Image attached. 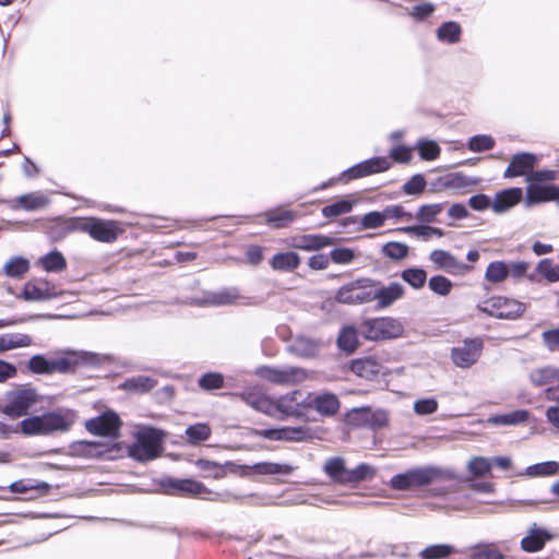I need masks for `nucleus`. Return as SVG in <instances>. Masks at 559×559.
<instances>
[{"mask_svg":"<svg viewBox=\"0 0 559 559\" xmlns=\"http://www.w3.org/2000/svg\"><path fill=\"white\" fill-rule=\"evenodd\" d=\"M98 364H100V358L93 352L64 350L52 357L37 354V374L69 373L75 371L79 366H96Z\"/></svg>","mask_w":559,"mask_h":559,"instance_id":"obj_1","label":"nucleus"},{"mask_svg":"<svg viewBox=\"0 0 559 559\" xmlns=\"http://www.w3.org/2000/svg\"><path fill=\"white\" fill-rule=\"evenodd\" d=\"M165 432L158 428L145 426L140 428L135 435V441L130 445L119 443L122 450L119 456L126 453L136 462L145 463L157 459L163 452Z\"/></svg>","mask_w":559,"mask_h":559,"instance_id":"obj_2","label":"nucleus"},{"mask_svg":"<svg viewBox=\"0 0 559 559\" xmlns=\"http://www.w3.org/2000/svg\"><path fill=\"white\" fill-rule=\"evenodd\" d=\"M453 472L435 465L417 466L391 477L388 485L396 491L414 490L433 484L439 479H451Z\"/></svg>","mask_w":559,"mask_h":559,"instance_id":"obj_3","label":"nucleus"},{"mask_svg":"<svg viewBox=\"0 0 559 559\" xmlns=\"http://www.w3.org/2000/svg\"><path fill=\"white\" fill-rule=\"evenodd\" d=\"M160 486L168 495H179L183 497H201L202 499L219 502H233L239 498L231 492H213L204 484L190 478L167 477L160 481Z\"/></svg>","mask_w":559,"mask_h":559,"instance_id":"obj_4","label":"nucleus"},{"mask_svg":"<svg viewBox=\"0 0 559 559\" xmlns=\"http://www.w3.org/2000/svg\"><path fill=\"white\" fill-rule=\"evenodd\" d=\"M403 332V324L390 317L366 319L359 325L360 335L368 341L397 338Z\"/></svg>","mask_w":559,"mask_h":559,"instance_id":"obj_5","label":"nucleus"},{"mask_svg":"<svg viewBox=\"0 0 559 559\" xmlns=\"http://www.w3.org/2000/svg\"><path fill=\"white\" fill-rule=\"evenodd\" d=\"M373 280L368 277L357 278L342 285L334 295L337 304L358 306L373 301Z\"/></svg>","mask_w":559,"mask_h":559,"instance_id":"obj_6","label":"nucleus"},{"mask_svg":"<svg viewBox=\"0 0 559 559\" xmlns=\"http://www.w3.org/2000/svg\"><path fill=\"white\" fill-rule=\"evenodd\" d=\"M122 450L119 442L103 443L97 441L81 440L72 442L69 445V454L76 457L85 459H106L115 460L119 457Z\"/></svg>","mask_w":559,"mask_h":559,"instance_id":"obj_7","label":"nucleus"},{"mask_svg":"<svg viewBox=\"0 0 559 559\" xmlns=\"http://www.w3.org/2000/svg\"><path fill=\"white\" fill-rule=\"evenodd\" d=\"M5 405H0V412L10 418H20L28 414L35 404V388L16 389L5 392Z\"/></svg>","mask_w":559,"mask_h":559,"instance_id":"obj_8","label":"nucleus"},{"mask_svg":"<svg viewBox=\"0 0 559 559\" xmlns=\"http://www.w3.org/2000/svg\"><path fill=\"white\" fill-rule=\"evenodd\" d=\"M255 374L260 379L281 385L297 384L305 381L308 377L304 368L294 366L278 368L264 365L255 369Z\"/></svg>","mask_w":559,"mask_h":559,"instance_id":"obj_9","label":"nucleus"},{"mask_svg":"<svg viewBox=\"0 0 559 559\" xmlns=\"http://www.w3.org/2000/svg\"><path fill=\"white\" fill-rule=\"evenodd\" d=\"M480 309L483 312L497 319L514 320L523 314L526 306L512 298L495 296L485 300Z\"/></svg>","mask_w":559,"mask_h":559,"instance_id":"obj_10","label":"nucleus"},{"mask_svg":"<svg viewBox=\"0 0 559 559\" xmlns=\"http://www.w3.org/2000/svg\"><path fill=\"white\" fill-rule=\"evenodd\" d=\"M391 166L392 164L386 156H373L343 170L340 174V180L349 182L355 179L381 174L388 171Z\"/></svg>","mask_w":559,"mask_h":559,"instance_id":"obj_11","label":"nucleus"},{"mask_svg":"<svg viewBox=\"0 0 559 559\" xmlns=\"http://www.w3.org/2000/svg\"><path fill=\"white\" fill-rule=\"evenodd\" d=\"M307 393L294 390L275 399V411L281 413V418H304L307 414Z\"/></svg>","mask_w":559,"mask_h":559,"instance_id":"obj_12","label":"nucleus"},{"mask_svg":"<svg viewBox=\"0 0 559 559\" xmlns=\"http://www.w3.org/2000/svg\"><path fill=\"white\" fill-rule=\"evenodd\" d=\"M79 231L87 233L93 239L112 242L118 237V225L114 221L100 218H80Z\"/></svg>","mask_w":559,"mask_h":559,"instance_id":"obj_13","label":"nucleus"},{"mask_svg":"<svg viewBox=\"0 0 559 559\" xmlns=\"http://www.w3.org/2000/svg\"><path fill=\"white\" fill-rule=\"evenodd\" d=\"M483 347L480 338H465L460 346L451 349V359L459 368H469L480 357Z\"/></svg>","mask_w":559,"mask_h":559,"instance_id":"obj_14","label":"nucleus"},{"mask_svg":"<svg viewBox=\"0 0 559 559\" xmlns=\"http://www.w3.org/2000/svg\"><path fill=\"white\" fill-rule=\"evenodd\" d=\"M121 420L112 411H106L97 417L86 420V430L95 436L116 438L119 436Z\"/></svg>","mask_w":559,"mask_h":559,"instance_id":"obj_15","label":"nucleus"},{"mask_svg":"<svg viewBox=\"0 0 559 559\" xmlns=\"http://www.w3.org/2000/svg\"><path fill=\"white\" fill-rule=\"evenodd\" d=\"M73 425V419L69 413L47 412L40 416L37 415V435H49L52 432L68 431Z\"/></svg>","mask_w":559,"mask_h":559,"instance_id":"obj_16","label":"nucleus"},{"mask_svg":"<svg viewBox=\"0 0 559 559\" xmlns=\"http://www.w3.org/2000/svg\"><path fill=\"white\" fill-rule=\"evenodd\" d=\"M80 218L71 217L63 219L56 217L49 222L37 219V229L44 230L50 239L60 240L70 233L79 231Z\"/></svg>","mask_w":559,"mask_h":559,"instance_id":"obj_17","label":"nucleus"},{"mask_svg":"<svg viewBox=\"0 0 559 559\" xmlns=\"http://www.w3.org/2000/svg\"><path fill=\"white\" fill-rule=\"evenodd\" d=\"M307 411L312 408L323 417L334 416L341 407L338 397L331 392H307Z\"/></svg>","mask_w":559,"mask_h":559,"instance_id":"obj_18","label":"nucleus"},{"mask_svg":"<svg viewBox=\"0 0 559 559\" xmlns=\"http://www.w3.org/2000/svg\"><path fill=\"white\" fill-rule=\"evenodd\" d=\"M293 466L285 463L259 462L253 465H237L235 469L241 476L258 475H290Z\"/></svg>","mask_w":559,"mask_h":559,"instance_id":"obj_19","label":"nucleus"},{"mask_svg":"<svg viewBox=\"0 0 559 559\" xmlns=\"http://www.w3.org/2000/svg\"><path fill=\"white\" fill-rule=\"evenodd\" d=\"M403 295L404 287L400 283L392 282L388 286H384L380 282L373 280L372 296L373 300H377V309L390 307Z\"/></svg>","mask_w":559,"mask_h":559,"instance_id":"obj_20","label":"nucleus"},{"mask_svg":"<svg viewBox=\"0 0 559 559\" xmlns=\"http://www.w3.org/2000/svg\"><path fill=\"white\" fill-rule=\"evenodd\" d=\"M537 160V156L533 153H516L512 156L503 176L504 178L526 177L534 169Z\"/></svg>","mask_w":559,"mask_h":559,"instance_id":"obj_21","label":"nucleus"},{"mask_svg":"<svg viewBox=\"0 0 559 559\" xmlns=\"http://www.w3.org/2000/svg\"><path fill=\"white\" fill-rule=\"evenodd\" d=\"M429 259L437 269L443 270L450 274H463L471 270L468 264L457 261L449 251L442 249L432 250L429 254Z\"/></svg>","mask_w":559,"mask_h":559,"instance_id":"obj_22","label":"nucleus"},{"mask_svg":"<svg viewBox=\"0 0 559 559\" xmlns=\"http://www.w3.org/2000/svg\"><path fill=\"white\" fill-rule=\"evenodd\" d=\"M551 539L552 534L547 528L533 523L527 531V535L521 540V548L526 552H537Z\"/></svg>","mask_w":559,"mask_h":559,"instance_id":"obj_23","label":"nucleus"},{"mask_svg":"<svg viewBox=\"0 0 559 559\" xmlns=\"http://www.w3.org/2000/svg\"><path fill=\"white\" fill-rule=\"evenodd\" d=\"M522 200L524 201L522 188H507L496 193L491 209L495 213L502 214L511 210Z\"/></svg>","mask_w":559,"mask_h":559,"instance_id":"obj_24","label":"nucleus"},{"mask_svg":"<svg viewBox=\"0 0 559 559\" xmlns=\"http://www.w3.org/2000/svg\"><path fill=\"white\" fill-rule=\"evenodd\" d=\"M557 190V185L527 183L524 197L525 207L530 209L540 203L552 202L554 192Z\"/></svg>","mask_w":559,"mask_h":559,"instance_id":"obj_25","label":"nucleus"},{"mask_svg":"<svg viewBox=\"0 0 559 559\" xmlns=\"http://www.w3.org/2000/svg\"><path fill=\"white\" fill-rule=\"evenodd\" d=\"M335 238L325 235H301L293 237L290 246L295 249L314 251L334 245Z\"/></svg>","mask_w":559,"mask_h":559,"instance_id":"obj_26","label":"nucleus"},{"mask_svg":"<svg viewBox=\"0 0 559 559\" xmlns=\"http://www.w3.org/2000/svg\"><path fill=\"white\" fill-rule=\"evenodd\" d=\"M288 350L300 358H313L320 352V342L313 338L299 335L288 346Z\"/></svg>","mask_w":559,"mask_h":559,"instance_id":"obj_27","label":"nucleus"},{"mask_svg":"<svg viewBox=\"0 0 559 559\" xmlns=\"http://www.w3.org/2000/svg\"><path fill=\"white\" fill-rule=\"evenodd\" d=\"M265 223L272 228L281 229L287 227L297 217V213L284 206L267 210L264 214Z\"/></svg>","mask_w":559,"mask_h":559,"instance_id":"obj_28","label":"nucleus"},{"mask_svg":"<svg viewBox=\"0 0 559 559\" xmlns=\"http://www.w3.org/2000/svg\"><path fill=\"white\" fill-rule=\"evenodd\" d=\"M239 298L238 290L236 288H224L219 292L209 293L202 300H197V305H210V306H228L233 305Z\"/></svg>","mask_w":559,"mask_h":559,"instance_id":"obj_29","label":"nucleus"},{"mask_svg":"<svg viewBox=\"0 0 559 559\" xmlns=\"http://www.w3.org/2000/svg\"><path fill=\"white\" fill-rule=\"evenodd\" d=\"M156 384V379L140 374L127 378L119 388L130 393L143 394L150 392Z\"/></svg>","mask_w":559,"mask_h":559,"instance_id":"obj_30","label":"nucleus"},{"mask_svg":"<svg viewBox=\"0 0 559 559\" xmlns=\"http://www.w3.org/2000/svg\"><path fill=\"white\" fill-rule=\"evenodd\" d=\"M359 328L356 329L354 325H345L340 330L337 335L336 344L343 352L352 354L358 347Z\"/></svg>","mask_w":559,"mask_h":559,"instance_id":"obj_31","label":"nucleus"},{"mask_svg":"<svg viewBox=\"0 0 559 559\" xmlns=\"http://www.w3.org/2000/svg\"><path fill=\"white\" fill-rule=\"evenodd\" d=\"M300 264V257L294 251L275 253L271 260V266L276 271L292 272Z\"/></svg>","mask_w":559,"mask_h":559,"instance_id":"obj_32","label":"nucleus"},{"mask_svg":"<svg viewBox=\"0 0 559 559\" xmlns=\"http://www.w3.org/2000/svg\"><path fill=\"white\" fill-rule=\"evenodd\" d=\"M530 417V412L526 409H515L507 414H499L491 416L488 421L497 426H514L525 423Z\"/></svg>","mask_w":559,"mask_h":559,"instance_id":"obj_33","label":"nucleus"},{"mask_svg":"<svg viewBox=\"0 0 559 559\" xmlns=\"http://www.w3.org/2000/svg\"><path fill=\"white\" fill-rule=\"evenodd\" d=\"M469 559H506L499 548L491 543H479L471 547Z\"/></svg>","mask_w":559,"mask_h":559,"instance_id":"obj_34","label":"nucleus"},{"mask_svg":"<svg viewBox=\"0 0 559 559\" xmlns=\"http://www.w3.org/2000/svg\"><path fill=\"white\" fill-rule=\"evenodd\" d=\"M37 263H39L45 271L51 273L61 272L67 267V261L63 254L56 249L40 257Z\"/></svg>","mask_w":559,"mask_h":559,"instance_id":"obj_35","label":"nucleus"},{"mask_svg":"<svg viewBox=\"0 0 559 559\" xmlns=\"http://www.w3.org/2000/svg\"><path fill=\"white\" fill-rule=\"evenodd\" d=\"M457 550L450 544L429 545L419 551L420 559H445L456 554Z\"/></svg>","mask_w":559,"mask_h":559,"instance_id":"obj_36","label":"nucleus"},{"mask_svg":"<svg viewBox=\"0 0 559 559\" xmlns=\"http://www.w3.org/2000/svg\"><path fill=\"white\" fill-rule=\"evenodd\" d=\"M462 34L461 25L455 21L442 23L437 29L438 40L447 44H456Z\"/></svg>","mask_w":559,"mask_h":559,"instance_id":"obj_37","label":"nucleus"},{"mask_svg":"<svg viewBox=\"0 0 559 559\" xmlns=\"http://www.w3.org/2000/svg\"><path fill=\"white\" fill-rule=\"evenodd\" d=\"M324 472L335 483L345 485L347 468L342 457H332L324 464Z\"/></svg>","mask_w":559,"mask_h":559,"instance_id":"obj_38","label":"nucleus"},{"mask_svg":"<svg viewBox=\"0 0 559 559\" xmlns=\"http://www.w3.org/2000/svg\"><path fill=\"white\" fill-rule=\"evenodd\" d=\"M355 202L348 198H342L322 207L321 213L325 218H334L353 210Z\"/></svg>","mask_w":559,"mask_h":559,"instance_id":"obj_39","label":"nucleus"},{"mask_svg":"<svg viewBox=\"0 0 559 559\" xmlns=\"http://www.w3.org/2000/svg\"><path fill=\"white\" fill-rule=\"evenodd\" d=\"M350 370L358 377L371 380L378 374V365L370 358L355 359L350 362Z\"/></svg>","mask_w":559,"mask_h":559,"instance_id":"obj_40","label":"nucleus"},{"mask_svg":"<svg viewBox=\"0 0 559 559\" xmlns=\"http://www.w3.org/2000/svg\"><path fill=\"white\" fill-rule=\"evenodd\" d=\"M559 471V463L556 461H546L542 463H536L530 465L525 468L524 473L521 475H525L527 477H542V476H551L557 474Z\"/></svg>","mask_w":559,"mask_h":559,"instance_id":"obj_41","label":"nucleus"},{"mask_svg":"<svg viewBox=\"0 0 559 559\" xmlns=\"http://www.w3.org/2000/svg\"><path fill=\"white\" fill-rule=\"evenodd\" d=\"M313 436L312 429L306 426L282 427L281 441L302 442Z\"/></svg>","mask_w":559,"mask_h":559,"instance_id":"obj_42","label":"nucleus"},{"mask_svg":"<svg viewBox=\"0 0 559 559\" xmlns=\"http://www.w3.org/2000/svg\"><path fill=\"white\" fill-rule=\"evenodd\" d=\"M443 177L447 190L463 189L479 182V179L467 177L463 173H448Z\"/></svg>","mask_w":559,"mask_h":559,"instance_id":"obj_43","label":"nucleus"},{"mask_svg":"<svg viewBox=\"0 0 559 559\" xmlns=\"http://www.w3.org/2000/svg\"><path fill=\"white\" fill-rule=\"evenodd\" d=\"M31 264L26 258L14 257L10 259L3 266V272L12 278H21L29 270Z\"/></svg>","mask_w":559,"mask_h":559,"instance_id":"obj_44","label":"nucleus"},{"mask_svg":"<svg viewBox=\"0 0 559 559\" xmlns=\"http://www.w3.org/2000/svg\"><path fill=\"white\" fill-rule=\"evenodd\" d=\"M381 253L391 261L404 260L409 253V247L404 242L389 241L381 247Z\"/></svg>","mask_w":559,"mask_h":559,"instance_id":"obj_45","label":"nucleus"},{"mask_svg":"<svg viewBox=\"0 0 559 559\" xmlns=\"http://www.w3.org/2000/svg\"><path fill=\"white\" fill-rule=\"evenodd\" d=\"M376 475V468L367 463H360L353 469H347L346 484H357L371 479Z\"/></svg>","mask_w":559,"mask_h":559,"instance_id":"obj_46","label":"nucleus"},{"mask_svg":"<svg viewBox=\"0 0 559 559\" xmlns=\"http://www.w3.org/2000/svg\"><path fill=\"white\" fill-rule=\"evenodd\" d=\"M508 276V263L504 261L490 262L485 272V280L493 284L503 282Z\"/></svg>","mask_w":559,"mask_h":559,"instance_id":"obj_47","label":"nucleus"},{"mask_svg":"<svg viewBox=\"0 0 559 559\" xmlns=\"http://www.w3.org/2000/svg\"><path fill=\"white\" fill-rule=\"evenodd\" d=\"M401 277L413 288L419 289L427 281V273L421 267H408L402 271Z\"/></svg>","mask_w":559,"mask_h":559,"instance_id":"obj_48","label":"nucleus"},{"mask_svg":"<svg viewBox=\"0 0 559 559\" xmlns=\"http://www.w3.org/2000/svg\"><path fill=\"white\" fill-rule=\"evenodd\" d=\"M397 230L416 237H421L425 240H428L432 235H436L438 237H442L444 235L442 229L428 225L404 226L399 228Z\"/></svg>","mask_w":559,"mask_h":559,"instance_id":"obj_49","label":"nucleus"},{"mask_svg":"<svg viewBox=\"0 0 559 559\" xmlns=\"http://www.w3.org/2000/svg\"><path fill=\"white\" fill-rule=\"evenodd\" d=\"M186 436L188 441L192 444L206 441L211 436V428L207 424H195L190 425L186 429Z\"/></svg>","mask_w":559,"mask_h":559,"instance_id":"obj_50","label":"nucleus"},{"mask_svg":"<svg viewBox=\"0 0 559 559\" xmlns=\"http://www.w3.org/2000/svg\"><path fill=\"white\" fill-rule=\"evenodd\" d=\"M535 272L545 277L549 283L559 281V265L554 264L550 259H542L537 263Z\"/></svg>","mask_w":559,"mask_h":559,"instance_id":"obj_51","label":"nucleus"},{"mask_svg":"<svg viewBox=\"0 0 559 559\" xmlns=\"http://www.w3.org/2000/svg\"><path fill=\"white\" fill-rule=\"evenodd\" d=\"M418 154L424 160H435L440 155V146L432 140H419L416 144Z\"/></svg>","mask_w":559,"mask_h":559,"instance_id":"obj_52","label":"nucleus"},{"mask_svg":"<svg viewBox=\"0 0 559 559\" xmlns=\"http://www.w3.org/2000/svg\"><path fill=\"white\" fill-rule=\"evenodd\" d=\"M496 142L491 135L477 134L468 140L467 148L475 153H481L493 148Z\"/></svg>","mask_w":559,"mask_h":559,"instance_id":"obj_53","label":"nucleus"},{"mask_svg":"<svg viewBox=\"0 0 559 559\" xmlns=\"http://www.w3.org/2000/svg\"><path fill=\"white\" fill-rule=\"evenodd\" d=\"M427 181L423 174L413 175L402 187V191L407 195H419L425 191Z\"/></svg>","mask_w":559,"mask_h":559,"instance_id":"obj_54","label":"nucleus"},{"mask_svg":"<svg viewBox=\"0 0 559 559\" xmlns=\"http://www.w3.org/2000/svg\"><path fill=\"white\" fill-rule=\"evenodd\" d=\"M198 384L205 391L217 390L224 385V376L221 372H205L199 378Z\"/></svg>","mask_w":559,"mask_h":559,"instance_id":"obj_55","label":"nucleus"},{"mask_svg":"<svg viewBox=\"0 0 559 559\" xmlns=\"http://www.w3.org/2000/svg\"><path fill=\"white\" fill-rule=\"evenodd\" d=\"M557 376V370L551 367H545L540 369L533 370L530 373L531 382L536 386L546 385L551 383Z\"/></svg>","mask_w":559,"mask_h":559,"instance_id":"obj_56","label":"nucleus"},{"mask_svg":"<svg viewBox=\"0 0 559 559\" xmlns=\"http://www.w3.org/2000/svg\"><path fill=\"white\" fill-rule=\"evenodd\" d=\"M63 295L55 284L48 283L46 280L37 278V301L49 300Z\"/></svg>","mask_w":559,"mask_h":559,"instance_id":"obj_57","label":"nucleus"},{"mask_svg":"<svg viewBox=\"0 0 559 559\" xmlns=\"http://www.w3.org/2000/svg\"><path fill=\"white\" fill-rule=\"evenodd\" d=\"M429 288L439 296H448L453 287L452 282L443 275H433L428 281Z\"/></svg>","mask_w":559,"mask_h":559,"instance_id":"obj_58","label":"nucleus"},{"mask_svg":"<svg viewBox=\"0 0 559 559\" xmlns=\"http://www.w3.org/2000/svg\"><path fill=\"white\" fill-rule=\"evenodd\" d=\"M441 212V203L424 204L418 209L416 218L421 223H432Z\"/></svg>","mask_w":559,"mask_h":559,"instance_id":"obj_59","label":"nucleus"},{"mask_svg":"<svg viewBox=\"0 0 559 559\" xmlns=\"http://www.w3.org/2000/svg\"><path fill=\"white\" fill-rule=\"evenodd\" d=\"M557 179V171L551 169H537L532 170L526 177L525 181L527 183H537V185H549Z\"/></svg>","mask_w":559,"mask_h":559,"instance_id":"obj_60","label":"nucleus"},{"mask_svg":"<svg viewBox=\"0 0 559 559\" xmlns=\"http://www.w3.org/2000/svg\"><path fill=\"white\" fill-rule=\"evenodd\" d=\"M355 258V250L347 247H337L330 252V260L335 264H350Z\"/></svg>","mask_w":559,"mask_h":559,"instance_id":"obj_61","label":"nucleus"},{"mask_svg":"<svg viewBox=\"0 0 559 559\" xmlns=\"http://www.w3.org/2000/svg\"><path fill=\"white\" fill-rule=\"evenodd\" d=\"M383 211H371L366 213L360 219V229H373L384 225Z\"/></svg>","mask_w":559,"mask_h":559,"instance_id":"obj_62","label":"nucleus"},{"mask_svg":"<svg viewBox=\"0 0 559 559\" xmlns=\"http://www.w3.org/2000/svg\"><path fill=\"white\" fill-rule=\"evenodd\" d=\"M8 205L11 210H20L23 209L25 211H35V192H29L23 195H20L15 199H11L8 201Z\"/></svg>","mask_w":559,"mask_h":559,"instance_id":"obj_63","label":"nucleus"},{"mask_svg":"<svg viewBox=\"0 0 559 559\" xmlns=\"http://www.w3.org/2000/svg\"><path fill=\"white\" fill-rule=\"evenodd\" d=\"M468 471L473 476L481 477L490 472L491 461L489 459L477 456L468 462Z\"/></svg>","mask_w":559,"mask_h":559,"instance_id":"obj_64","label":"nucleus"}]
</instances>
